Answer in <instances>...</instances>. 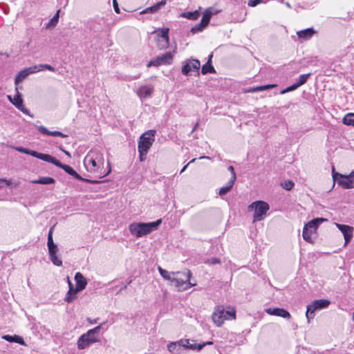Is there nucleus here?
I'll use <instances>...</instances> for the list:
<instances>
[{
	"label": "nucleus",
	"mask_w": 354,
	"mask_h": 354,
	"mask_svg": "<svg viewBox=\"0 0 354 354\" xmlns=\"http://www.w3.org/2000/svg\"><path fill=\"white\" fill-rule=\"evenodd\" d=\"M104 163V155L101 151L97 149L90 150L84 159V165L86 171L93 174L99 173L100 178L106 176L111 171V168H109L106 173L102 172Z\"/></svg>",
	"instance_id": "f257e3e1"
},
{
	"label": "nucleus",
	"mask_w": 354,
	"mask_h": 354,
	"mask_svg": "<svg viewBox=\"0 0 354 354\" xmlns=\"http://www.w3.org/2000/svg\"><path fill=\"white\" fill-rule=\"evenodd\" d=\"M161 223V219L150 223H133L129 225V230L133 236L140 238L156 230Z\"/></svg>",
	"instance_id": "f03ea898"
},
{
	"label": "nucleus",
	"mask_w": 354,
	"mask_h": 354,
	"mask_svg": "<svg viewBox=\"0 0 354 354\" xmlns=\"http://www.w3.org/2000/svg\"><path fill=\"white\" fill-rule=\"evenodd\" d=\"M44 70H48L52 72L55 71V68L49 64H44L35 65L28 68H26L19 71L15 76V84L18 85L19 83L22 82L28 75L37 72L42 71Z\"/></svg>",
	"instance_id": "7ed1b4c3"
},
{
	"label": "nucleus",
	"mask_w": 354,
	"mask_h": 354,
	"mask_svg": "<svg viewBox=\"0 0 354 354\" xmlns=\"http://www.w3.org/2000/svg\"><path fill=\"white\" fill-rule=\"evenodd\" d=\"M46 162H50L55 166H57L59 168L62 169L64 170L65 172L73 176L74 178L82 181V182H86L92 184H96L98 183V180H89L87 178H84L82 177L79 174H77L72 167L68 165H65L62 163L59 160L56 159L55 158L53 157L52 156L49 155L48 156Z\"/></svg>",
	"instance_id": "20e7f679"
},
{
	"label": "nucleus",
	"mask_w": 354,
	"mask_h": 354,
	"mask_svg": "<svg viewBox=\"0 0 354 354\" xmlns=\"http://www.w3.org/2000/svg\"><path fill=\"white\" fill-rule=\"evenodd\" d=\"M326 221L323 218H316L305 224L302 232L303 239L308 243L313 242V234L316 233L319 225Z\"/></svg>",
	"instance_id": "39448f33"
},
{
	"label": "nucleus",
	"mask_w": 354,
	"mask_h": 354,
	"mask_svg": "<svg viewBox=\"0 0 354 354\" xmlns=\"http://www.w3.org/2000/svg\"><path fill=\"white\" fill-rule=\"evenodd\" d=\"M269 205L263 201H257L248 206L249 210H254L253 222L260 221L264 218L267 212L269 210Z\"/></svg>",
	"instance_id": "423d86ee"
},
{
	"label": "nucleus",
	"mask_w": 354,
	"mask_h": 354,
	"mask_svg": "<svg viewBox=\"0 0 354 354\" xmlns=\"http://www.w3.org/2000/svg\"><path fill=\"white\" fill-rule=\"evenodd\" d=\"M330 301L328 299H321L311 302L307 306L306 317L308 322L315 317V313L328 307Z\"/></svg>",
	"instance_id": "0eeeda50"
},
{
	"label": "nucleus",
	"mask_w": 354,
	"mask_h": 354,
	"mask_svg": "<svg viewBox=\"0 0 354 354\" xmlns=\"http://www.w3.org/2000/svg\"><path fill=\"white\" fill-rule=\"evenodd\" d=\"M155 130L146 131L139 138L138 149L148 151L155 140Z\"/></svg>",
	"instance_id": "6e6552de"
},
{
	"label": "nucleus",
	"mask_w": 354,
	"mask_h": 354,
	"mask_svg": "<svg viewBox=\"0 0 354 354\" xmlns=\"http://www.w3.org/2000/svg\"><path fill=\"white\" fill-rule=\"evenodd\" d=\"M185 277V279L180 278H172L171 282L175 286L179 291L186 290L191 287L196 286V283H192L190 282V278L192 275L190 270H187L183 273Z\"/></svg>",
	"instance_id": "1a4fd4ad"
},
{
	"label": "nucleus",
	"mask_w": 354,
	"mask_h": 354,
	"mask_svg": "<svg viewBox=\"0 0 354 354\" xmlns=\"http://www.w3.org/2000/svg\"><path fill=\"white\" fill-rule=\"evenodd\" d=\"M183 348H189L194 350L196 344H190L189 339H181L178 342H173L167 345V349L172 353H180Z\"/></svg>",
	"instance_id": "9d476101"
},
{
	"label": "nucleus",
	"mask_w": 354,
	"mask_h": 354,
	"mask_svg": "<svg viewBox=\"0 0 354 354\" xmlns=\"http://www.w3.org/2000/svg\"><path fill=\"white\" fill-rule=\"evenodd\" d=\"M106 324V322H104L101 323L100 325L97 326L96 327L88 330L86 333L84 334L86 335V337L88 338V339L92 342V344L98 343L100 342V339L98 335L100 330L104 329V330H106L108 329V327L104 328V326H105Z\"/></svg>",
	"instance_id": "9b49d317"
},
{
	"label": "nucleus",
	"mask_w": 354,
	"mask_h": 354,
	"mask_svg": "<svg viewBox=\"0 0 354 354\" xmlns=\"http://www.w3.org/2000/svg\"><path fill=\"white\" fill-rule=\"evenodd\" d=\"M227 312L223 306H217L212 314L213 322L217 326H221L227 319Z\"/></svg>",
	"instance_id": "f8f14e48"
},
{
	"label": "nucleus",
	"mask_w": 354,
	"mask_h": 354,
	"mask_svg": "<svg viewBox=\"0 0 354 354\" xmlns=\"http://www.w3.org/2000/svg\"><path fill=\"white\" fill-rule=\"evenodd\" d=\"M200 66V62L198 59H189L183 66L182 73L185 75H189L192 71H196L198 73Z\"/></svg>",
	"instance_id": "ddd939ff"
},
{
	"label": "nucleus",
	"mask_w": 354,
	"mask_h": 354,
	"mask_svg": "<svg viewBox=\"0 0 354 354\" xmlns=\"http://www.w3.org/2000/svg\"><path fill=\"white\" fill-rule=\"evenodd\" d=\"M333 177L335 180L337 181V183L344 189H351L353 187V180L351 176H346L341 175L338 173H333Z\"/></svg>",
	"instance_id": "4468645a"
},
{
	"label": "nucleus",
	"mask_w": 354,
	"mask_h": 354,
	"mask_svg": "<svg viewBox=\"0 0 354 354\" xmlns=\"http://www.w3.org/2000/svg\"><path fill=\"white\" fill-rule=\"evenodd\" d=\"M153 91L152 85H142L138 88L136 93L141 100H144L151 97Z\"/></svg>",
	"instance_id": "2eb2a0df"
},
{
	"label": "nucleus",
	"mask_w": 354,
	"mask_h": 354,
	"mask_svg": "<svg viewBox=\"0 0 354 354\" xmlns=\"http://www.w3.org/2000/svg\"><path fill=\"white\" fill-rule=\"evenodd\" d=\"M336 226L343 234L345 243H348L353 237V227L350 225L339 223H336Z\"/></svg>",
	"instance_id": "dca6fc26"
},
{
	"label": "nucleus",
	"mask_w": 354,
	"mask_h": 354,
	"mask_svg": "<svg viewBox=\"0 0 354 354\" xmlns=\"http://www.w3.org/2000/svg\"><path fill=\"white\" fill-rule=\"evenodd\" d=\"M265 311L268 315L278 316L285 319H290L291 317L290 313L284 308H269L266 309Z\"/></svg>",
	"instance_id": "f3484780"
},
{
	"label": "nucleus",
	"mask_w": 354,
	"mask_h": 354,
	"mask_svg": "<svg viewBox=\"0 0 354 354\" xmlns=\"http://www.w3.org/2000/svg\"><path fill=\"white\" fill-rule=\"evenodd\" d=\"M15 149L19 152H21V153H23L25 154H28V155H30L32 157L37 158L42 160L44 161H46V160L48 156V154L39 153L36 151L30 150L29 149H27V148H25L23 147H17L15 148Z\"/></svg>",
	"instance_id": "a211bd4d"
},
{
	"label": "nucleus",
	"mask_w": 354,
	"mask_h": 354,
	"mask_svg": "<svg viewBox=\"0 0 354 354\" xmlns=\"http://www.w3.org/2000/svg\"><path fill=\"white\" fill-rule=\"evenodd\" d=\"M75 281L76 283V286L75 288L76 292H80L86 288L88 282L86 279L81 272H78L75 273Z\"/></svg>",
	"instance_id": "6ab92c4d"
},
{
	"label": "nucleus",
	"mask_w": 354,
	"mask_h": 354,
	"mask_svg": "<svg viewBox=\"0 0 354 354\" xmlns=\"http://www.w3.org/2000/svg\"><path fill=\"white\" fill-rule=\"evenodd\" d=\"M17 93L14 97L8 95V100L17 109H20L24 105V100L21 94L18 91L17 87L16 88Z\"/></svg>",
	"instance_id": "aec40b11"
},
{
	"label": "nucleus",
	"mask_w": 354,
	"mask_h": 354,
	"mask_svg": "<svg viewBox=\"0 0 354 354\" xmlns=\"http://www.w3.org/2000/svg\"><path fill=\"white\" fill-rule=\"evenodd\" d=\"M38 131L44 135L51 136H59L62 138H66L67 136L62 133L61 131H49L47 128H46L44 126H38L37 127Z\"/></svg>",
	"instance_id": "412c9836"
},
{
	"label": "nucleus",
	"mask_w": 354,
	"mask_h": 354,
	"mask_svg": "<svg viewBox=\"0 0 354 354\" xmlns=\"http://www.w3.org/2000/svg\"><path fill=\"white\" fill-rule=\"evenodd\" d=\"M92 342L88 339L84 334L82 335L77 342V346L79 350H83L89 347Z\"/></svg>",
	"instance_id": "4be33fe9"
},
{
	"label": "nucleus",
	"mask_w": 354,
	"mask_h": 354,
	"mask_svg": "<svg viewBox=\"0 0 354 354\" xmlns=\"http://www.w3.org/2000/svg\"><path fill=\"white\" fill-rule=\"evenodd\" d=\"M315 33V30L313 28H308L297 32L298 37L304 40L310 39Z\"/></svg>",
	"instance_id": "5701e85b"
},
{
	"label": "nucleus",
	"mask_w": 354,
	"mask_h": 354,
	"mask_svg": "<svg viewBox=\"0 0 354 354\" xmlns=\"http://www.w3.org/2000/svg\"><path fill=\"white\" fill-rule=\"evenodd\" d=\"M166 0H162L152 6L147 8L145 10H142L140 13L145 14L148 12H156L159 9H160L162 6L166 4Z\"/></svg>",
	"instance_id": "b1692460"
},
{
	"label": "nucleus",
	"mask_w": 354,
	"mask_h": 354,
	"mask_svg": "<svg viewBox=\"0 0 354 354\" xmlns=\"http://www.w3.org/2000/svg\"><path fill=\"white\" fill-rule=\"evenodd\" d=\"M212 55H210L208 58V61L206 64H205L201 68V73L203 75L207 74V73H215L216 71L213 66L211 64V59L212 57Z\"/></svg>",
	"instance_id": "393cba45"
},
{
	"label": "nucleus",
	"mask_w": 354,
	"mask_h": 354,
	"mask_svg": "<svg viewBox=\"0 0 354 354\" xmlns=\"http://www.w3.org/2000/svg\"><path fill=\"white\" fill-rule=\"evenodd\" d=\"M2 338L8 342H15L19 344L20 345H25V342L24 339L21 337L17 335H5L2 337Z\"/></svg>",
	"instance_id": "a878e982"
},
{
	"label": "nucleus",
	"mask_w": 354,
	"mask_h": 354,
	"mask_svg": "<svg viewBox=\"0 0 354 354\" xmlns=\"http://www.w3.org/2000/svg\"><path fill=\"white\" fill-rule=\"evenodd\" d=\"M214 13V12L213 11L212 8H209L206 9L203 14V17L201 20V22L203 24H204L205 26H207L209 24L211 17Z\"/></svg>",
	"instance_id": "bb28decb"
},
{
	"label": "nucleus",
	"mask_w": 354,
	"mask_h": 354,
	"mask_svg": "<svg viewBox=\"0 0 354 354\" xmlns=\"http://www.w3.org/2000/svg\"><path fill=\"white\" fill-rule=\"evenodd\" d=\"M31 183L33 184L50 185L54 184L55 183V180L52 177L45 176L40 177L37 180H32Z\"/></svg>",
	"instance_id": "cd10ccee"
},
{
	"label": "nucleus",
	"mask_w": 354,
	"mask_h": 354,
	"mask_svg": "<svg viewBox=\"0 0 354 354\" xmlns=\"http://www.w3.org/2000/svg\"><path fill=\"white\" fill-rule=\"evenodd\" d=\"M161 60V63L163 65L165 64H170L173 60L174 55L171 52H166L164 54L158 55Z\"/></svg>",
	"instance_id": "c85d7f7f"
},
{
	"label": "nucleus",
	"mask_w": 354,
	"mask_h": 354,
	"mask_svg": "<svg viewBox=\"0 0 354 354\" xmlns=\"http://www.w3.org/2000/svg\"><path fill=\"white\" fill-rule=\"evenodd\" d=\"M200 15V12L198 10H195L193 12H184L180 15V17L186 18L189 20H196L198 18Z\"/></svg>",
	"instance_id": "c756f323"
},
{
	"label": "nucleus",
	"mask_w": 354,
	"mask_h": 354,
	"mask_svg": "<svg viewBox=\"0 0 354 354\" xmlns=\"http://www.w3.org/2000/svg\"><path fill=\"white\" fill-rule=\"evenodd\" d=\"M59 12L60 10H58L53 18L50 19V21L46 24V28H54L57 24L59 18Z\"/></svg>",
	"instance_id": "7c9ffc66"
},
{
	"label": "nucleus",
	"mask_w": 354,
	"mask_h": 354,
	"mask_svg": "<svg viewBox=\"0 0 354 354\" xmlns=\"http://www.w3.org/2000/svg\"><path fill=\"white\" fill-rule=\"evenodd\" d=\"M342 122L346 125L354 126V113H348L346 114Z\"/></svg>",
	"instance_id": "2f4dec72"
},
{
	"label": "nucleus",
	"mask_w": 354,
	"mask_h": 354,
	"mask_svg": "<svg viewBox=\"0 0 354 354\" xmlns=\"http://www.w3.org/2000/svg\"><path fill=\"white\" fill-rule=\"evenodd\" d=\"M78 292H79L75 291V289L73 291L68 290V292H66V297L64 298V301L68 304L73 302L76 299L77 294Z\"/></svg>",
	"instance_id": "473e14b6"
},
{
	"label": "nucleus",
	"mask_w": 354,
	"mask_h": 354,
	"mask_svg": "<svg viewBox=\"0 0 354 354\" xmlns=\"http://www.w3.org/2000/svg\"><path fill=\"white\" fill-rule=\"evenodd\" d=\"M234 184V181L229 180L227 184L225 186H223L220 189L219 192H218L219 195L222 196L226 194L228 192H230Z\"/></svg>",
	"instance_id": "72a5a7b5"
},
{
	"label": "nucleus",
	"mask_w": 354,
	"mask_h": 354,
	"mask_svg": "<svg viewBox=\"0 0 354 354\" xmlns=\"http://www.w3.org/2000/svg\"><path fill=\"white\" fill-rule=\"evenodd\" d=\"M274 86H276L275 84H266V85H263V86L253 87L250 90V92L262 91H266V90L270 89Z\"/></svg>",
	"instance_id": "f704fd0d"
},
{
	"label": "nucleus",
	"mask_w": 354,
	"mask_h": 354,
	"mask_svg": "<svg viewBox=\"0 0 354 354\" xmlns=\"http://www.w3.org/2000/svg\"><path fill=\"white\" fill-rule=\"evenodd\" d=\"M310 73L303 74L299 75L298 80L295 82L298 88L304 84L309 78Z\"/></svg>",
	"instance_id": "c9c22d12"
},
{
	"label": "nucleus",
	"mask_w": 354,
	"mask_h": 354,
	"mask_svg": "<svg viewBox=\"0 0 354 354\" xmlns=\"http://www.w3.org/2000/svg\"><path fill=\"white\" fill-rule=\"evenodd\" d=\"M158 272L161 277L164 278L166 280L171 281L172 277H171V273L169 272L167 270L162 268L160 266L158 267Z\"/></svg>",
	"instance_id": "e433bc0d"
},
{
	"label": "nucleus",
	"mask_w": 354,
	"mask_h": 354,
	"mask_svg": "<svg viewBox=\"0 0 354 354\" xmlns=\"http://www.w3.org/2000/svg\"><path fill=\"white\" fill-rule=\"evenodd\" d=\"M169 30L167 28L161 29L158 33V39H165V41L167 42V39H169Z\"/></svg>",
	"instance_id": "4c0bfd02"
},
{
	"label": "nucleus",
	"mask_w": 354,
	"mask_h": 354,
	"mask_svg": "<svg viewBox=\"0 0 354 354\" xmlns=\"http://www.w3.org/2000/svg\"><path fill=\"white\" fill-rule=\"evenodd\" d=\"M49 258L54 265L57 266H62V261L60 259L58 258L57 254H53V255L49 254Z\"/></svg>",
	"instance_id": "58836bf2"
},
{
	"label": "nucleus",
	"mask_w": 354,
	"mask_h": 354,
	"mask_svg": "<svg viewBox=\"0 0 354 354\" xmlns=\"http://www.w3.org/2000/svg\"><path fill=\"white\" fill-rule=\"evenodd\" d=\"M159 56H157L155 59L149 61L148 64H147V67L151 66H159L160 65H163L162 63H161V60L159 59Z\"/></svg>",
	"instance_id": "ea45409f"
},
{
	"label": "nucleus",
	"mask_w": 354,
	"mask_h": 354,
	"mask_svg": "<svg viewBox=\"0 0 354 354\" xmlns=\"http://www.w3.org/2000/svg\"><path fill=\"white\" fill-rule=\"evenodd\" d=\"M206 26L203 24L201 22H200L198 24H196L194 26H193L191 29V32L194 34L198 33L199 32H201Z\"/></svg>",
	"instance_id": "a19ab883"
},
{
	"label": "nucleus",
	"mask_w": 354,
	"mask_h": 354,
	"mask_svg": "<svg viewBox=\"0 0 354 354\" xmlns=\"http://www.w3.org/2000/svg\"><path fill=\"white\" fill-rule=\"evenodd\" d=\"M294 185V183L290 180H285L283 183H281L282 187L288 191L291 190L293 188Z\"/></svg>",
	"instance_id": "79ce46f5"
},
{
	"label": "nucleus",
	"mask_w": 354,
	"mask_h": 354,
	"mask_svg": "<svg viewBox=\"0 0 354 354\" xmlns=\"http://www.w3.org/2000/svg\"><path fill=\"white\" fill-rule=\"evenodd\" d=\"M157 44H158V47L160 48V49H164V48H166L169 46V39H167V42L165 41V39H158V42H157Z\"/></svg>",
	"instance_id": "37998d69"
},
{
	"label": "nucleus",
	"mask_w": 354,
	"mask_h": 354,
	"mask_svg": "<svg viewBox=\"0 0 354 354\" xmlns=\"http://www.w3.org/2000/svg\"><path fill=\"white\" fill-rule=\"evenodd\" d=\"M297 88H298V86H297V84L295 83H294L292 85H291L290 86H288L286 88L281 90L280 91V93L281 94H285V93H286L288 92L292 91L297 89Z\"/></svg>",
	"instance_id": "c03bdc74"
},
{
	"label": "nucleus",
	"mask_w": 354,
	"mask_h": 354,
	"mask_svg": "<svg viewBox=\"0 0 354 354\" xmlns=\"http://www.w3.org/2000/svg\"><path fill=\"white\" fill-rule=\"evenodd\" d=\"M52 231H53V227L50 228V230H49L48 234V240H47L48 247L52 246L55 244L53 239V232Z\"/></svg>",
	"instance_id": "a18cd8bd"
},
{
	"label": "nucleus",
	"mask_w": 354,
	"mask_h": 354,
	"mask_svg": "<svg viewBox=\"0 0 354 354\" xmlns=\"http://www.w3.org/2000/svg\"><path fill=\"white\" fill-rule=\"evenodd\" d=\"M227 169H228V171L232 174V176H231V178L230 179V180H232V181L235 182L236 178V175L234 167L233 166H229Z\"/></svg>",
	"instance_id": "49530a36"
},
{
	"label": "nucleus",
	"mask_w": 354,
	"mask_h": 354,
	"mask_svg": "<svg viewBox=\"0 0 354 354\" xmlns=\"http://www.w3.org/2000/svg\"><path fill=\"white\" fill-rule=\"evenodd\" d=\"M48 248L49 254H52V255L53 254H57V250H58L57 244H55L52 246H49V247H48Z\"/></svg>",
	"instance_id": "de8ad7c7"
},
{
	"label": "nucleus",
	"mask_w": 354,
	"mask_h": 354,
	"mask_svg": "<svg viewBox=\"0 0 354 354\" xmlns=\"http://www.w3.org/2000/svg\"><path fill=\"white\" fill-rule=\"evenodd\" d=\"M139 152V158L140 161H144L147 158V154L148 151H142L141 149H138Z\"/></svg>",
	"instance_id": "09e8293b"
},
{
	"label": "nucleus",
	"mask_w": 354,
	"mask_h": 354,
	"mask_svg": "<svg viewBox=\"0 0 354 354\" xmlns=\"http://www.w3.org/2000/svg\"><path fill=\"white\" fill-rule=\"evenodd\" d=\"M213 342H204L203 344H196V348L195 349H197L198 351L201 350L206 345H211L212 344Z\"/></svg>",
	"instance_id": "8fccbe9b"
},
{
	"label": "nucleus",
	"mask_w": 354,
	"mask_h": 354,
	"mask_svg": "<svg viewBox=\"0 0 354 354\" xmlns=\"http://www.w3.org/2000/svg\"><path fill=\"white\" fill-rule=\"evenodd\" d=\"M18 110L21 111L23 113L28 115L31 118H33V115L30 114V111L28 109H26L24 105L21 107H20V109H19Z\"/></svg>",
	"instance_id": "3c124183"
},
{
	"label": "nucleus",
	"mask_w": 354,
	"mask_h": 354,
	"mask_svg": "<svg viewBox=\"0 0 354 354\" xmlns=\"http://www.w3.org/2000/svg\"><path fill=\"white\" fill-rule=\"evenodd\" d=\"M227 319H235V317H236L235 310H227Z\"/></svg>",
	"instance_id": "603ef678"
},
{
	"label": "nucleus",
	"mask_w": 354,
	"mask_h": 354,
	"mask_svg": "<svg viewBox=\"0 0 354 354\" xmlns=\"http://www.w3.org/2000/svg\"><path fill=\"white\" fill-rule=\"evenodd\" d=\"M262 2V0H250L248 2V6L251 7H254Z\"/></svg>",
	"instance_id": "864d4df0"
},
{
	"label": "nucleus",
	"mask_w": 354,
	"mask_h": 354,
	"mask_svg": "<svg viewBox=\"0 0 354 354\" xmlns=\"http://www.w3.org/2000/svg\"><path fill=\"white\" fill-rule=\"evenodd\" d=\"M9 183L6 179L0 178V189L4 186L9 185Z\"/></svg>",
	"instance_id": "5fc2aeb1"
},
{
	"label": "nucleus",
	"mask_w": 354,
	"mask_h": 354,
	"mask_svg": "<svg viewBox=\"0 0 354 354\" xmlns=\"http://www.w3.org/2000/svg\"><path fill=\"white\" fill-rule=\"evenodd\" d=\"M132 282V280L131 279H128L127 281V282L125 283V284L122 286V288H120L119 290H118V292H120L121 290L127 288V286H129V284H131Z\"/></svg>",
	"instance_id": "6e6d98bb"
},
{
	"label": "nucleus",
	"mask_w": 354,
	"mask_h": 354,
	"mask_svg": "<svg viewBox=\"0 0 354 354\" xmlns=\"http://www.w3.org/2000/svg\"><path fill=\"white\" fill-rule=\"evenodd\" d=\"M195 160H196V158H194L191 161H189V162H188L186 165H185L183 167V168L181 169V171H180V174H182L183 172H184L185 171V169L187 168L188 165L190 163H192V162H195Z\"/></svg>",
	"instance_id": "4d7b16f0"
},
{
	"label": "nucleus",
	"mask_w": 354,
	"mask_h": 354,
	"mask_svg": "<svg viewBox=\"0 0 354 354\" xmlns=\"http://www.w3.org/2000/svg\"><path fill=\"white\" fill-rule=\"evenodd\" d=\"M113 7H114V10L115 11L116 13H120V9H119V7H118V3L116 2L115 0H113Z\"/></svg>",
	"instance_id": "13d9d810"
},
{
	"label": "nucleus",
	"mask_w": 354,
	"mask_h": 354,
	"mask_svg": "<svg viewBox=\"0 0 354 354\" xmlns=\"http://www.w3.org/2000/svg\"><path fill=\"white\" fill-rule=\"evenodd\" d=\"M209 261L212 264H216L220 263V260L218 258H212L209 259Z\"/></svg>",
	"instance_id": "bf43d9fd"
},
{
	"label": "nucleus",
	"mask_w": 354,
	"mask_h": 354,
	"mask_svg": "<svg viewBox=\"0 0 354 354\" xmlns=\"http://www.w3.org/2000/svg\"><path fill=\"white\" fill-rule=\"evenodd\" d=\"M75 290V288L73 287V284L72 283L71 281H69V284H68V290H72L73 291Z\"/></svg>",
	"instance_id": "052dcab7"
},
{
	"label": "nucleus",
	"mask_w": 354,
	"mask_h": 354,
	"mask_svg": "<svg viewBox=\"0 0 354 354\" xmlns=\"http://www.w3.org/2000/svg\"><path fill=\"white\" fill-rule=\"evenodd\" d=\"M125 283H123V282H121L120 285V286H115V287H113L112 289H117V288H122V286L124 285ZM120 289H118L119 290Z\"/></svg>",
	"instance_id": "680f3d73"
},
{
	"label": "nucleus",
	"mask_w": 354,
	"mask_h": 354,
	"mask_svg": "<svg viewBox=\"0 0 354 354\" xmlns=\"http://www.w3.org/2000/svg\"><path fill=\"white\" fill-rule=\"evenodd\" d=\"M88 322L91 324H94L97 323V319H91L90 318H88Z\"/></svg>",
	"instance_id": "e2e57ef3"
},
{
	"label": "nucleus",
	"mask_w": 354,
	"mask_h": 354,
	"mask_svg": "<svg viewBox=\"0 0 354 354\" xmlns=\"http://www.w3.org/2000/svg\"><path fill=\"white\" fill-rule=\"evenodd\" d=\"M198 123L197 122V123L194 125V128H193V130H192L193 131H195V130L196 129V128H197V127H198Z\"/></svg>",
	"instance_id": "0e129e2a"
},
{
	"label": "nucleus",
	"mask_w": 354,
	"mask_h": 354,
	"mask_svg": "<svg viewBox=\"0 0 354 354\" xmlns=\"http://www.w3.org/2000/svg\"><path fill=\"white\" fill-rule=\"evenodd\" d=\"M348 176H351V178L352 179V178L354 176V171H352Z\"/></svg>",
	"instance_id": "69168bd1"
},
{
	"label": "nucleus",
	"mask_w": 354,
	"mask_h": 354,
	"mask_svg": "<svg viewBox=\"0 0 354 354\" xmlns=\"http://www.w3.org/2000/svg\"><path fill=\"white\" fill-rule=\"evenodd\" d=\"M286 6L288 8H291V6H290V4L288 2H286Z\"/></svg>",
	"instance_id": "338daca9"
},
{
	"label": "nucleus",
	"mask_w": 354,
	"mask_h": 354,
	"mask_svg": "<svg viewBox=\"0 0 354 354\" xmlns=\"http://www.w3.org/2000/svg\"><path fill=\"white\" fill-rule=\"evenodd\" d=\"M64 153H65L67 156H70V153H69L68 151H64Z\"/></svg>",
	"instance_id": "774afa93"
}]
</instances>
